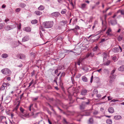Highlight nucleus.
Listing matches in <instances>:
<instances>
[{
	"mask_svg": "<svg viewBox=\"0 0 124 124\" xmlns=\"http://www.w3.org/2000/svg\"><path fill=\"white\" fill-rule=\"evenodd\" d=\"M53 21L45 22L43 23L42 26L45 28H51L53 27Z\"/></svg>",
	"mask_w": 124,
	"mask_h": 124,
	"instance_id": "1",
	"label": "nucleus"
},
{
	"mask_svg": "<svg viewBox=\"0 0 124 124\" xmlns=\"http://www.w3.org/2000/svg\"><path fill=\"white\" fill-rule=\"evenodd\" d=\"M88 101L87 102L83 101L82 102L80 106V108L81 110H84L85 107L90 103L89 100H88Z\"/></svg>",
	"mask_w": 124,
	"mask_h": 124,
	"instance_id": "2",
	"label": "nucleus"
},
{
	"mask_svg": "<svg viewBox=\"0 0 124 124\" xmlns=\"http://www.w3.org/2000/svg\"><path fill=\"white\" fill-rule=\"evenodd\" d=\"M1 71L3 74L6 75L7 76H9V75L11 74V71L9 69L7 68L2 69Z\"/></svg>",
	"mask_w": 124,
	"mask_h": 124,
	"instance_id": "3",
	"label": "nucleus"
},
{
	"mask_svg": "<svg viewBox=\"0 0 124 124\" xmlns=\"http://www.w3.org/2000/svg\"><path fill=\"white\" fill-rule=\"evenodd\" d=\"M16 27L15 25H8L5 27V29L7 31H9Z\"/></svg>",
	"mask_w": 124,
	"mask_h": 124,
	"instance_id": "4",
	"label": "nucleus"
},
{
	"mask_svg": "<svg viewBox=\"0 0 124 124\" xmlns=\"http://www.w3.org/2000/svg\"><path fill=\"white\" fill-rule=\"evenodd\" d=\"M89 91L86 89H83L81 90L80 91V94L83 95H87V93Z\"/></svg>",
	"mask_w": 124,
	"mask_h": 124,
	"instance_id": "5",
	"label": "nucleus"
},
{
	"mask_svg": "<svg viewBox=\"0 0 124 124\" xmlns=\"http://www.w3.org/2000/svg\"><path fill=\"white\" fill-rule=\"evenodd\" d=\"M116 75H113L109 76V81L110 83H112L114 81L116 78Z\"/></svg>",
	"mask_w": 124,
	"mask_h": 124,
	"instance_id": "6",
	"label": "nucleus"
},
{
	"mask_svg": "<svg viewBox=\"0 0 124 124\" xmlns=\"http://www.w3.org/2000/svg\"><path fill=\"white\" fill-rule=\"evenodd\" d=\"M51 15L55 17H57L59 16H61L60 13L58 12H56L53 13L51 14Z\"/></svg>",
	"mask_w": 124,
	"mask_h": 124,
	"instance_id": "7",
	"label": "nucleus"
},
{
	"mask_svg": "<svg viewBox=\"0 0 124 124\" xmlns=\"http://www.w3.org/2000/svg\"><path fill=\"white\" fill-rule=\"evenodd\" d=\"M29 39V37L28 36H25L22 39V42H25L28 41Z\"/></svg>",
	"mask_w": 124,
	"mask_h": 124,
	"instance_id": "8",
	"label": "nucleus"
},
{
	"mask_svg": "<svg viewBox=\"0 0 124 124\" xmlns=\"http://www.w3.org/2000/svg\"><path fill=\"white\" fill-rule=\"evenodd\" d=\"M110 22L112 25H114L117 23V21L116 20H110Z\"/></svg>",
	"mask_w": 124,
	"mask_h": 124,
	"instance_id": "9",
	"label": "nucleus"
},
{
	"mask_svg": "<svg viewBox=\"0 0 124 124\" xmlns=\"http://www.w3.org/2000/svg\"><path fill=\"white\" fill-rule=\"evenodd\" d=\"M108 111L110 113H112L114 112V108L112 107H110L108 109Z\"/></svg>",
	"mask_w": 124,
	"mask_h": 124,
	"instance_id": "10",
	"label": "nucleus"
},
{
	"mask_svg": "<svg viewBox=\"0 0 124 124\" xmlns=\"http://www.w3.org/2000/svg\"><path fill=\"white\" fill-rule=\"evenodd\" d=\"M82 80L84 82H87L88 81V79L85 76H83L82 77Z\"/></svg>",
	"mask_w": 124,
	"mask_h": 124,
	"instance_id": "11",
	"label": "nucleus"
},
{
	"mask_svg": "<svg viewBox=\"0 0 124 124\" xmlns=\"http://www.w3.org/2000/svg\"><path fill=\"white\" fill-rule=\"evenodd\" d=\"M112 51L114 53H117L119 51V48L117 47H115L112 49Z\"/></svg>",
	"mask_w": 124,
	"mask_h": 124,
	"instance_id": "12",
	"label": "nucleus"
},
{
	"mask_svg": "<svg viewBox=\"0 0 124 124\" xmlns=\"http://www.w3.org/2000/svg\"><path fill=\"white\" fill-rule=\"evenodd\" d=\"M19 58L20 59H23L25 58V55L23 54H19Z\"/></svg>",
	"mask_w": 124,
	"mask_h": 124,
	"instance_id": "13",
	"label": "nucleus"
},
{
	"mask_svg": "<svg viewBox=\"0 0 124 124\" xmlns=\"http://www.w3.org/2000/svg\"><path fill=\"white\" fill-rule=\"evenodd\" d=\"M24 30L26 32H30L31 31V29L29 27H25L24 29Z\"/></svg>",
	"mask_w": 124,
	"mask_h": 124,
	"instance_id": "14",
	"label": "nucleus"
},
{
	"mask_svg": "<svg viewBox=\"0 0 124 124\" xmlns=\"http://www.w3.org/2000/svg\"><path fill=\"white\" fill-rule=\"evenodd\" d=\"M82 69L86 72L89 71V68L86 66H84L82 68Z\"/></svg>",
	"mask_w": 124,
	"mask_h": 124,
	"instance_id": "15",
	"label": "nucleus"
},
{
	"mask_svg": "<svg viewBox=\"0 0 124 124\" xmlns=\"http://www.w3.org/2000/svg\"><path fill=\"white\" fill-rule=\"evenodd\" d=\"M6 86L7 85L6 83H4L1 87L0 90H4L5 87H6Z\"/></svg>",
	"mask_w": 124,
	"mask_h": 124,
	"instance_id": "16",
	"label": "nucleus"
},
{
	"mask_svg": "<svg viewBox=\"0 0 124 124\" xmlns=\"http://www.w3.org/2000/svg\"><path fill=\"white\" fill-rule=\"evenodd\" d=\"M118 70L120 71H124V65H122L118 68Z\"/></svg>",
	"mask_w": 124,
	"mask_h": 124,
	"instance_id": "17",
	"label": "nucleus"
},
{
	"mask_svg": "<svg viewBox=\"0 0 124 124\" xmlns=\"http://www.w3.org/2000/svg\"><path fill=\"white\" fill-rule=\"evenodd\" d=\"M8 56V55L7 54H3L1 55V57L3 58H6Z\"/></svg>",
	"mask_w": 124,
	"mask_h": 124,
	"instance_id": "18",
	"label": "nucleus"
},
{
	"mask_svg": "<svg viewBox=\"0 0 124 124\" xmlns=\"http://www.w3.org/2000/svg\"><path fill=\"white\" fill-rule=\"evenodd\" d=\"M93 118L91 117L88 120V123L89 124H93Z\"/></svg>",
	"mask_w": 124,
	"mask_h": 124,
	"instance_id": "19",
	"label": "nucleus"
},
{
	"mask_svg": "<svg viewBox=\"0 0 124 124\" xmlns=\"http://www.w3.org/2000/svg\"><path fill=\"white\" fill-rule=\"evenodd\" d=\"M91 112L90 111H86L85 112V113L83 116H89L90 115Z\"/></svg>",
	"mask_w": 124,
	"mask_h": 124,
	"instance_id": "20",
	"label": "nucleus"
},
{
	"mask_svg": "<svg viewBox=\"0 0 124 124\" xmlns=\"http://www.w3.org/2000/svg\"><path fill=\"white\" fill-rule=\"evenodd\" d=\"M122 117L120 115H116L114 116V118L115 119L118 120L121 118Z\"/></svg>",
	"mask_w": 124,
	"mask_h": 124,
	"instance_id": "21",
	"label": "nucleus"
},
{
	"mask_svg": "<svg viewBox=\"0 0 124 124\" xmlns=\"http://www.w3.org/2000/svg\"><path fill=\"white\" fill-rule=\"evenodd\" d=\"M44 8L45 7L43 6L42 5H40L38 8V9L40 10H43Z\"/></svg>",
	"mask_w": 124,
	"mask_h": 124,
	"instance_id": "22",
	"label": "nucleus"
},
{
	"mask_svg": "<svg viewBox=\"0 0 124 124\" xmlns=\"http://www.w3.org/2000/svg\"><path fill=\"white\" fill-rule=\"evenodd\" d=\"M111 61L110 60H108V61L105 63H103V64L104 66H108L110 63Z\"/></svg>",
	"mask_w": 124,
	"mask_h": 124,
	"instance_id": "23",
	"label": "nucleus"
},
{
	"mask_svg": "<svg viewBox=\"0 0 124 124\" xmlns=\"http://www.w3.org/2000/svg\"><path fill=\"white\" fill-rule=\"evenodd\" d=\"M34 13L36 15L39 16L42 14V12L39 11H36Z\"/></svg>",
	"mask_w": 124,
	"mask_h": 124,
	"instance_id": "24",
	"label": "nucleus"
},
{
	"mask_svg": "<svg viewBox=\"0 0 124 124\" xmlns=\"http://www.w3.org/2000/svg\"><path fill=\"white\" fill-rule=\"evenodd\" d=\"M26 6V5L25 4L23 3H21L20 4L19 6L22 8H24Z\"/></svg>",
	"mask_w": 124,
	"mask_h": 124,
	"instance_id": "25",
	"label": "nucleus"
},
{
	"mask_svg": "<svg viewBox=\"0 0 124 124\" xmlns=\"http://www.w3.org/2000/svg\"><path fill=\"white\" fill-rule=\"evenodd\" d=\"M61 76L60 77L59 80H60V86L62 88L63 87L62 86V83L61 80Z\"/></svg>",
	"mask_w": 124,
	"mask_h": 124,
	"instance_id": "26",
	"label": "nucleus"
},
{
	"mask_svg": "<svg viewBox=\"0 0 124 124\" xmlns=\"http://www.w3.org/2000/svg\"><path fill=\"white\" fill-rule=\"evenodd\" d=\"M103 54V61H104L105 59L106 58L107 56V53H104Z\"/></svg>",
	"mask_w": 124,
	"mask_h": 124,
	"instance_id": "27",
	"label": "nucleus"
},
{
	"mask_svg": "<svg viewBox=\"0 0 124 124\" xmlns=\"http://www.w3.org/2000/svg\"><path fill=\"white\" fill-rule=\"evenodd\" d=\"M67 11V10L66 9H63L61 11V13L62 14H65Z\"/></svg>",
	"mask_w": 124,
	"mask_h": 124,
	"instance_id": "28",
	"label": "nucleus"
},
{
	"mask_svg": "<svg viewBox=\"0 0 124 124\" xmlns=\"http://www.w3.org/2000/svg\"><path fill=\"white\" fill-rule=\"evenodd\" d=\"M31 23L33 24H36L38 23V21L36 19L32 20L31 21Z\"/></svg>",
	"mask_w": 124,
	"mask_h": 124,
	"instance_id": "29",
	"label": "nucleus"
},
{
	"mask_svg": "<svg viewBox=\"0 0 124 124\" xmlns=\"http://www.w3.org/2000/svg\"><path fill=\"white\" fill-rule=\"evenodd\" d=\"M123 38V37L122 36L119 35L118 36V37L117 38V39L118 41H120L122 40Z\"/></svg>",
	"mask_w": 124,
	"mask_h": 124,
	"instance_id": "30",
	"label": "nucleus"
},
{
	"mask_svg": "<svg viewBox=\"0 0 124 124\" xmlns=\"http://www.w3.org/2000/svg\"><path fill=\"white\" fill-rule=\"evenodd\" d=\"M5 25V23H0V30L2 29L4 27Z\"/></svg>",
	"mask_w": 124,
	"mask_h": 124,
	"instance_id": "31",
	"label": "nucleus"
},
{
	"mask_svg": "<svg viewBox=\"0 0 124 124\" xmlns=\"http://www.w3.org/2000/svg\"><path fill=\"white\" fill-rule=\"evenodd\" d=\"M86 4L85 3L82 4L81 5V8L82 9H84L85 8L86 6Z\"/></svg>",
	"mask_w": 124,
	"mask_h": 124,
	"instance_id": "32",
	"label": "nucleus"
},
{
	"mask_svg": "<svg viewBox=\"0 0 124 124\" xmlns=\"http://www.w3.org/2000/svg\"><path fill=\"white\" fill-rule=\"evenodd\" d=\"M65 53H67L68 54H69V53L70 52H72L73 53H74V52L72 51V50H68L65 49Z\"/></svg>",
	"mask_w": 124,
	"mask_h": 124,
	"instance_id": "33",
	"label": "nucleus"
},
{
	"mask_svg": "<svg viewBox=\"0 0 124 124\" xmlns=\"http://www.w3.org/2000/svg\"><path fill=\"white\" fill-rule=\"evenodd\" d=\"M106 123L108 124H111L112 123V121L110 119H108L106 121Z\"/></svg>",
	"mask_w": 124,
	"mask_h": 124,
	"instance_id": "34",
	"label": "nucleus"
},
{
	"mask_svg": "<svg viewBox=\"0 0 124 124\" xmlns=\"http://www.w3.org/2000/svg\"><path fill=\"white\" fill-rule=\"evenodd\" d=\"M93 93L94 94H97L98 93V91L97 89H95L93 90Z\"/></svg>",
	"mask_w": 124,
	"mask_h": 124,
	"instance_id": "35",
	"label": "nucleus"
},
{
	"mask_svg": "<svg viewBox=\"0 0 124 124\" xmlns=\"http://www.w3.org/2000/svg\"><path fill=\"white\" fill-rule=\"evenodd\" d=\"M116 70L115 69H113L111 71L110 75V76H112L113 75H116L114 74H113L114 73L115 71Z\"/></svg>",
	"mask_w": 124,
	"mask_h": 124,
	"instance_id": "36",
	"label": "nucleus"
},
{
	"mask_svg": "<svg viewBox=\"0 0 124 124\" xmlns=\"http://www.w3.org/2000/svg\"><path fill=\"white\" fill-rule=\"evenodd\" d=\"M62 107L64 109H67L68 108V106L67 105H63Z\"/></svg>",
	"mask_w": 124,
	"mask_h": 124,
	"instance_id": "37",
	"label": "nucleus"
},
{
	"mask_svg": "<svg viewBox=\"0 0 124 124\" xmlns=\"http://www.w3.org/2000/svg\"><path fill=\"white\" fill-rule=\"evenodd\" d=\"M31 56L32 57H35V54L33 52H31L30 54Z\"/></svg>",
	"mask_w": 124,
	"mask_h": 124,
	"instance_id": "38",
	"label": "nucleus"
},
{
	"mask_svg": "<svg viewBox=\"0 0 124 124\" xmlns=\"http://www.w3.org/2000/svg\"><path fill=\"white\" fill-rule=\"evenodd\" d=\"M63 120L64 124H68V122L66 121V119L65 118H63Z\"/></svg>",
	"mask_w": 124,
	"mask_h": 124,
	"instance_id": "39",
	"label": "nucleus"
},
{
	"mask_svg": "<svg viewBox=\"0 0 124 124\" xmlns=\"http://www.w3.org/2000/svg\"><path fill=\"white\" fill-rule=\"evenodd\" d=\"M20 111L22 113H24V109L23 108H22V107H20Z\"/></svg>",
	"mask_w": 124,
	"mask_h": 124,
	"instance_id": "40",
	"label": "nucleus"
},
{
	"mask_svg": "<svg viewBox=\"0 0 124 124\" xmlns=\"http://www.w3.org/2000/svg\"><path fill=\"white\" fill-rule=\"evenodd\" d=\"M67 21H60V23H63L64 24H65L67 23Z\"/></svg>",
	"mask_w": 124,
	"mask_h": 124,
	"instance_id": "41",
	"label": "nucleus"
},
{
	"mask_svg": "<svg viewBox=\"0 0 124 124\" xmlns=\"http://www.w3.org/2000/svg\"><path fill=\"white\" fill-rule=\"evenodd\" d=\"M100 36H98V38L96 39L93 40V42H95L98 41L99 39L100 38Z\"/></svg>",
	"mask_w": 124,
	"mask_h": 124,
	"instance_id": "42",
	"label": "nucleus"
},
{
	"mask_svg": "<svg viewBox=\"0 0 124 124\" xmlns=\"http://www.w3.org/2000/svg\"><path fill=\"white\" fill-rule=\"evenodd\" d=\"M84 59V58H79L78 61L80 63H81L82 61H83V60Z\"/></svg>",
	"mask_w": 124,
	"mask_h": 124,
	"instance_id": "43",
	"label": "nucleus"
},
{
	"mask_svg": "<svg viewBox=\"0 0 124 124\" xmlns=\"http://www.w3.org/2000/svg\"><path fill=\"white\" fill-rule=\"evenodd\" d=\"M21 10V8H16L15 10V11L17 12H19Z\"/></svg>",
	"mask_w": 124,
	"mask_h": 124,
	"instance_id": "44",
	"label": "nucleus"
},
{
	"mask_svg": "<svg viewBox=\"0 0 124 124\" xmlns=\"http://www.w3.org/2000/svg\"><path fill=\"white\" fill-rule=\"evenodd\" d=\"M81 115H79L77 116V117H78L79 119H77V120L78 121H80V117H81Z\"/></svg>",
	"mask_w": 124,
	"mask_h": 124,
	"instance_id": "45",
	"label": "nucleus"
},
{
	"mask_svg": "<svg viewBox=\"0 0 124 124\" xmlns=\"http://www.w3.org/2000/svg\"><path fill=\"white\" fill-rule=\"evenodd\" d=\"M43 27L41 26L40 27H39L40 29L41 30L43 31H45V30L43 28Z\"/></svg>",
	"mask_w": 124,
	"mask_h": 124,
	"instance_id": "46",
	"label": "nucleus"
},
{
	"mask_svg": "<svg viewBox=\"0 0 124 124\" xmlns=\"http://www.w3.org/2000/svg\"><path fill=\"white\" fill-rule=\"evenodd\" d=\"M33 80H31V81L30 83H29V86H28V87H30L31 85L33 84Z\"/></svg>",
	"mask_w": 124,
	"mask_h": 124,
	"instance_id": "47",
	"label": "nucleus"
},
{
	"mask_svg": "<svg viewBox=\"0 0 124 124\" xmlns=\"http://www.w3.org/2000/svg\"><path fill=\"white\" fill-rule=\"evenodd\" d=\"M35 74V71L34 70H33L31 73V76H34Z\"/></svg>",
	"mask_w": 124,
	"mask_h": 124,
	"instance_id": "48",
	"label": "nucleus"
},
{
	"mask_svg": "<svg viewBox=\"0 0 124 124\" xmlns=\"http://www.w3.org/2000/svg\"><path fill=\"white\" fill-rule=\"evenodd\" d=\"M111 31V29L110 28H109L108 30L107 31L106 33H109Z\"/></svg>",
	"mask_w": 124,
	"mask_h": 124,
	"instance_id": "49",
	"label": "nucleus"
},
{
	"mask_svg": "<svg viewBox=\"0 0 124 124\" xmlns=\"http://www.w3.org/2000/svg\"><path fill=\"white\" fill-rule=\"evenodd\" d=\"M105 41V39H102L101 41L99 42V43H101L103 42H104Z\"/></svg>",
	"mask_w": 124,
	"mask_h": 124,
	"instance_id": "50",
	"label": "nucleus"
},
{
	"mask_svg": "<svg viewBox=\"0 0 124 124\" xmlns=\"http://www.w3.org/2000/svg\"><path fill=\"white\" fill-rule=\"evenodd\" d=\"M98 113V112L97 111H95L93 112V114L94 115H96Z\"/></svg>",
	"mask_w": 124,
	"mask_h": 124,
	"instance_id": "51",
	"label": "nucleus"
},
{
	"mask_svg": "<svg viewBox=\"0 0 124 124\" xmlns=\"http://www.w3.org/2000/svg\"><path fill=\"white\" fill-rule=\"evenodd\" d=\"M97 33H98L97 34V35L98 34H101V33H103V32H102V31L101 30L98 31Z\"/></svg>",
	"mask_w": 124,
	"mask_h": 124,
	"instance_id": "52",
	"label": "nucleus"
},
{
	"mask_svg": "<svg viewBox=\"0 0 124 124\" xmlns=\"http://www.w3.org/2000/svg\"><path fill=\"white\" fill-rule=\"evenodd\" d=\"M112 59L113 61H115L116 59V56H114L112 58Z\"/></svg>",
	"mask_w": 124,
	"mask_h": 124,
	"instance_id": "53",
	"label": "nucleus"
},
{
	"mask_svg": "<svg viewBox=\"0 0 124 124\" xmlns=\"http://www.w3.org/2000/svg\"><path fill=\"white\" fill-rule=\"evenodd\" d=\"M98 48V47L96 46L93 48V49L94 51H96Z\"/></svg>",
	"mask_w": 124,
	"mask_h": 124,
	"instance_id": "54",
	"label": "nucleus"
},
{
	"mask_svg": "<svg viewBox=\"0 0 124 124\" xmlns=\"http://www.w3.org/2000/svg\"><path fill=\"white\" fill-rule=\"evenodd\" d=\"M38 97H37L35 98H34L32 99V100L33 101H35L38 100Z\"/></svg>",
	"mask_w": 124,
	"mask_h": 124,
	"instance_id": "55",
	"label": "nucleus"
},
{
	"mask_svg": "<svg viewBox=\"0 0 124 124\" xmlns=\"http://www.w3.org/2000/svg\"><path fill=\"white\" fill-rule=\"evenodd\" d=\"M33 105V104H30V106L29 107V109L30 111H31V107Z\"/></svg>",
	"mask_w": 124,
	"mask_h": 124,
	"instance_id": "56",
	"label": "nucleus"
},
{
	"mask_svg": "<svg viewBox=\"0 0 124 124\" xmlns=\"http://www.w3.org/2000/svg\"><path fill=\"white\" fill-rule=\"evenodd\" d=\"M39 33H40V37L41 38H43V35H42V32H41V31H40Z\"/></svg>",
	"mask_w": 124,
	"mask_h": 124,
	"instance_id": "57",
	"label": "nucleus"
},
{
	"mask_svg": "<svg viewBox=\"0 0 124 124\" xmlns=\"http://www.w3.org/2000/svg\"><path fill=\"white\" fill-rule=\"evenodd\" d=\"M49 100L51 101H54V99L53 98H49Z\"/></svg>",
	"mask_w": 124,
	"mask_h": 124,
	"instance_id": "58",
	"label": "nucleus"
},
{
	"mask_svg": "<svg viewBox=\"0 0 124 124\" xmlns=\"http://www.w3.org/2000/svg\"><path fill=\"white\" fill-rule=\"evenodd\" d=\"M21 24L20 23V24H19L18 27V29H19V30H20L21 28Z\"/></svg>",
	"mask_w": 124,
	"mask_h": 124,
	"instance_id": "59",
	"label": "nucleus"
},
{
	"mask_svg": "<svg viewBox=\"0 0 124 124\" xmlns=\"http://www.w3.org/2000/svg\"><path fill=\"white\" fill-rule=\"evenodd\" d=\"M93 76H92L91 78V80H90V82L92 83L93 82Z\"/></svg>",
	"mask_w": 124,
	"mask_h": 124,
	"instance_id": "60",
	"label": "nucleus"
},
{
	"mask_svg": "<svg viewBox=\"0 0 124 124\" xmlns=\"http://www.w3.org/2000/svg\"><path fill=\"white\" fill-rule=\"evenodd\" d=\"M96 96L98 98H100L101 97V95L100 94H97Z\"/></svg>",
	"mask_w": 124,
	"mask_h": 124,
	"instance_id": "61",
	"label": "nucleus"
},
{
	"mask_svg": "<svg viewBox=\"0 0 124 124\" xmlns=\"http://www.w3.org/2000/svg\"><path fill=\"white\" fill-rule=\"evenodd\" d=\"M5 118V119H6V117L4 116H2L1 117V121H2L3 119Z\"/></svg>",
	"mask_w": 124,
	"mask_h": 124,
	"instance_id": "62",
	"label": "nucleus"
},
{
	"mask_svg": "<svg viewBox=\"0 0 124 124\" xmlns=\"http://www.w3.org/2000/svg\"><path fill=\"white\" fill-rule=\"evenodd\" d=\"M120 13L122 15L124 16V10H121Z\"/></svg>",
	"mask_w": 124,
	"mask_h": 124,
	"instance_id": "63",
	"label": "nucleus"
},
{
	"mask_svg": "<svg viewBox=\"0 0 124 124\" xmlns=\"http://www.w3.org/2000/svg\"><path fill=\"white\" fill-rule=\"evenodd\" d=\"M80 29L78 25L76 26L75 27V29Z\"/></svg>",
	"mask_w": 124,
	"mask_h": 124,
	"instance_id": "64",
	"label": "nucleus"
}]
</instances>
